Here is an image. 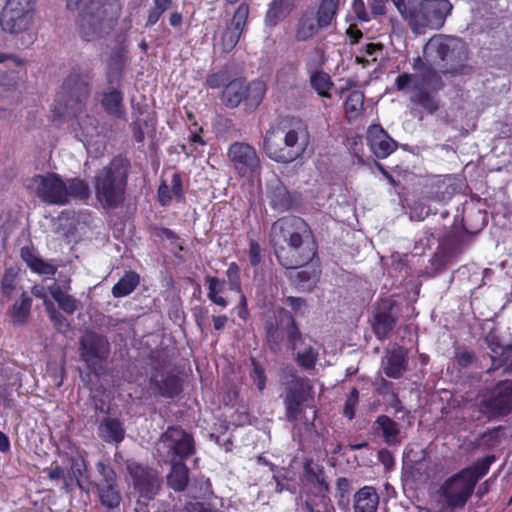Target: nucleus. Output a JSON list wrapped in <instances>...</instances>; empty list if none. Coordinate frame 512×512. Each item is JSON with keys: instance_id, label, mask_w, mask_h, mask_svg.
<instances>
[{"instance_id": "62", "label": "nucleus", "mask_w": 512, "mask_h": 512, "mask_svg": "<svg viewBox=\"0 0 512 512\" xmlns=\"http://www.w3.org/2000/svg\"><path fill=\"white\" fill-rule=\"evenodd\" d=\"M295 281L297 285L301 287H311L317 281V276L315 271L302 270L297 272L295 276Z\"/></svg>"}, {"instance_id": "45", "label": "nucleus", "mask_w": 512, "mask_h": 512, "mask_svg": "<svg viewBox=\"0 0 512 512\" xmlns=\"http://www.w3.org/2000/svg\"><path fill=\"white\" fill-rule=\"evenodd\" d=\"M406 369V360L400 353L393 352L387 357L384 373L387 377L398 379Z\"/></svg>"}, {"instance_id": "9", "label": "nucleus", "mask_w": 512, "mask_h": 512, "mask_svg": "<svg viewBox=\"0 0 512 512\" xmlns=\"http://www.w3.org/2000/svg\"><path fill=\"white\" fill-rule=\"evenodd\" d=\"M115 21L108 16L104 3L100 0H89L82 7L76 21L78 34L87 42L103 38L113 30Z\"/></svg>"}, {"instance_id": "18", "label": "nucleus", "mask_w": 512, "mask_h": 512, "mask_svg": "<svg viewBox=\"0 0 512 512\" xmlns=\"http://www.w3.org/2000/svg\"><path fill=\"white\" fill-rule=\"evenodd\" d=\"M396 302L392 299H381L375 307L371 327L375 337L384 341L388 338L398 322V316L393 313Z\"/></svg>"}, {"instance_id": "56", "label": "nucleus", "mask_w": 512, "mask_h": 512, "mask_svg": "<svg viewBox=\"0 0 512 512\" xmlns=\"http://www.w3.org/2000/svg\"><path fill=\"white\" fill-rule=\"evenodd\" d=\"M252 372L250 374L251 379L257 386L259 391H263L266 387V374L261 364L254 358L251 359Z\"/></svg>"}, {"instance_id": "27", "label": "nucleus", "mask_w": 512, "mask_h": 512, "mask_svg": "<svg viewBox=\"0 0 512 512\" xmlns=\"http://www.w3.org/2000/svg\"><path fill=\"white\" fill-rule=\"evenodd\" d=\"M463 229L470 234L481 231L487 224L486 212L476 209L473 206L463 207V216L461 219Z\"/></svg>"}, {"instance_id": "47", "label": "nucleus", "mask_w": 512, "mask_h": 512, "mask_svg": "<svg viewBox=\"0 0 512 512\" xmlns=\"http://www.w3.org/2000/svg\"><path fill=\"white\" fill-rule=\"evenodd\" d=\"M67 184V199L70 197L79 200H86L90 196V188L86 181L80 178L69 179Z\"/></svg>"}, {"instance_id": "50", "label": "nucleus", "mask_w": 512, "mask_h": 512, "mask_svg": "<svg viewBox=\"0 0 512 512\" xmlns=\"http://www.w3.org/2000/svg\"><path fill=\"white\" fill-rule=\"evenodd\" d=\"M352 491L351 481L346 477L336 479L335 498L339 507L349 504V494Z\"/></svg>"}, {"instance_id": "5", "label": "nucleus", "mask_w": 512, "mask_h": 512, "mask_svg": "<svg viewBox=\"0 0 512 512\" xmlns=\"http://www.w3.org/2000/svg\"><path fill=\"white\" fill-rule=\"evenodd\" d=\"M91 77L79 69H72L64 79L61 91L55 99L54 118L77 116L83 110L85 101L90 95Z\"/></svg>"}, {"instance_id": "55", "label": "nucleus", "mask_w": 512, "mask_h": 512, "mask_svg": "<svg viewBox=\"0 0 512 512\" xmlns=\"http://www.w3.org/2000/svg\"><path fill=\"white\" fill-rule=\"evenodd\" d=\"M229 76L226 70L208 73L205 78V86L210 89H218L228 83Z\"/></svg>"}, {"instance_id": "22", "label": "nucleus", "mask_w": 512, "mask_h": 512, "mask_svg": "<svg viewBox=\"0 0 512 512\" xmlns=\"http://www.w3.org/2000/svg\"><path fill=\"white\" fill-rule=\"evenodd\" d=\"M32 22L31 15H26L10 7L4 6L0 15L1 28L8 33L18 34L27 30Z\"/></svg>"}, {"instance_id": "2", "label": "nucleus", "mask_w": 512, "mask_h": 512, "mask_svg": "<svg viewBox=\"0 0 512 512\" xmlns=\"http://www.w3.org/2000/svg\"><path fill=\"white\" fill-rule=\"evenodd\" d=\"M271 244L278 263L285 269L309 264L317 255L318 246L309 224L299 216H285L271 226Z\"/></svg>"}, {"instance_id": "8", "label": "nucleus", "mask_w": 512, "mask_h": 512, "mask_svg": "<svg viewBox=\"0 0 512 512\" xmlns=\"http://www.w3.org/2000/svg\"><path fill=\"white\" fill-rule=\"evenodd\" d=\"M266 92L267 85L263 80L247 81L245 77H237L226 83L221 101L228 109H236L242 105L246 112L252 113L262 103Z\"/></svg>"}, {"instance_id": "16", "label": "nucleus", "mask_w": 512, "mask_h": 512, "mask_svg": "<svg viewBox=\"0 0 512 512\" xmlns=\"http://www.w3.org/2000/svg\"><path fill=\"white\" fill-rule=\"evenodd\" d=\"M79 350L87 368L96 373L110 354V343L106 336L90 332L81 338Z\"/></svg>"}, {"instance_id": "40", "label": "nucleus", "mask_w": 512, "mask_h": 512, "mask_svg": "<svg viewBox=\"0 0 512 512\" xmlns=\"http://www.w3.org/2000/svg\"><path fill=\"white\" fill-rule=\"evenodd\" d=\"M339 5L340 0H321L315 17L320 27L326 28L332 23L337 15Z\"/></svg>"}, {"instance_id": "30", "label": "nucleus", "mask_w": 512, "mask_h": 512, "mask_svg": "<svg viewBox=\"0 0 512 512\" xmlns=\"http://www.w3.org/2000/svg\"><path fill=\"white\" fill-rule=\"evenodd\" d=\"M496 461V456L493 454L486 455L480 459H477L471 465L462 468L463 474L476 488L477 483L480 479L486 476L489 472L490 466Z\"/></svg>"}, {"instance_id": "41", "label": "nucleus", "mask_w": 512, "mask_h": 512, "mask_svg": "<svg viewBox=\"0 0 512 512\" xmlns=\"http://www.w3.org/2000/svg\"><path fill=\"white\" fill-rule=\"evenodd\" d=\"M204 280L208 290V299L217 306L227 307V299L219 295L224 290L225 281L211 275H207Z\"/></svg>"}, {"instance_id": "43", "label": "nucleus", "mask_w": 512, "mask_h": 512, "mask_svg": "<svg viewBox=\"0 0 512 512\" xmlns=\"http://www.w3.org/2000/svg\"><path fill=\"white\" fill-rule=\"evenodd\" d=\"M50 294L57 302L59 308L65 313L72 315L78 309V300L72 295L63 292L59 286L54 285L50 287Z\"/></svg>"}, {"instance_id": "12", "label": "nucleus", "mask_w": 512, "mask_h": 512, "mask_svg": "<svg viewBox=\"0 0 512 512\" xmlns=\"http://www.w3.org/2000/svg\"><path fill=\"white\" fill-rule=\"evenodd\" d=\"M480 418L488 421L505 417L512 411V383L500 381L490 396H484L473 405Z\"/></svg>"}, {"instance_id": "35", "label": "nucleus", "mask_w": 512, "mask_h": 512, "mask_svg": "<svg viewBox=\"0 0 512 512\" xmlns=\"http://www.w3.org/2000/svg\"><path fill=\"white\" fill-rule=\"evenodd\" d=\"M189 482V469L187 465L178 461L172 464L171 470L167 475V484L176 492L184 491Z\"/></svg>"}, {"instance_id": "33", "label": "nucleus", "mask_w": 512, "mask_h": 512, "mask_svg": "<svg viewBox=\"0 0 512 512\" xmlns=\"http://www.w3.org/2000/svg\"><path fill=\"white\" fill-rule=\"evenodd\" d=\"M365 95L360 90L351 91L343 103L346 119L349 123L354 122L364 113Z\"/></svg>"}, {"instance_id": "26", "label": "nucleus", "mask_w": 512, "mask_h": 512, "mask_svg": "<svg viewBox=\"0 0 512 512\" xmlns=\"http://www.w3.org/2000/svg\"><path fill=\"white\" fill-rule=\"evenodd\" d=\"M98 435L104 442L119 444L125 437V429L119 419L106 417L98 426Z\"/></svg>"}, {"instance_id": "17", "label": "nucleus", "mask_w": 512, "mask_h": 512, "mask_svg": "<svg viewBox=\"0 0 512 512\" xmlns=\"http://www.w3.org/2000/svg\"><path fill=\"white\" fill-rule=\"evenodd\" d=\"M34 181L37 183V196L43 202L60 206L68 203L67 184L59 174L37 175Z\"/></svg>"}, {"instance_id": "25", "label": "nucleus", "mask_w": 512, "mask_h": 512, "mask_svg": "<svg viewBox=\"0 0 512 512\" xmlns=\"http://www.w3.org/2000/svg\"><path fill=\"white\" fill-rule=\"evenodd\" d=\"M379 499L376 488L363 486L353 496V510L354 512H376Z\"/></svg>"}, {"instance_id": "32", "label": "nucleus", "mask_w": 512, "mask_h": 512, "mask_svg": "<svg viewBox=\"0 0 512 512\" xmlns=\"http://www.w3.org/2000/svg\"><path fill=\"white\" fill-rule=\"evenodd\" d=\"M295 0H272L265 14V23L270 27L276 26L293 9Z\"/></svg>"}, {"instance_id": "29", "label": "nucleus", "mask_w": 512, "mask_h": 512, "mask_svg": "<svg viewBox=\"0 0 512 512\" xmlns=\"http://www.w3.org/2000/svg\"><path fill=\"white\" fill-rule=\"evenodd\" d=\"M20 256L34 273L53 276L57 271V268L54 265L39 258L30 247L21 248Z\"/></svg>"}, {"instance_id": "10", "label": "nucleus", "mask_w": 512, "mask_h": 512, "mask_svg": "<svg viewBox=\"0 0 512 512\" xmlns=\"http://www.w3.org/2000/svg\"><path fill=\"white\" fill-rule=\"evenodd\" d=\"M283 403L285 417L289 422H297L306 408L314 407V388L307 378L292 375L284 383Z\"/></svg>"}, {"instance_id": "53", "label": "nucleus", "mask_w": 512, "mask_h": 512, "mask_svg": "<svg viewBox=\"0 0 512 512\" xmlns=\"http://www.w3.org/2000/svg\"><path fill=\"white\" fill-rule=\"evenodd\" d=\"M455 261L450 258L448 254H445L441 249L437 247L430 259V265L435 273H441L447 269L448 266L453 264Z\"/></svg>"}, {"instance_id": "52", "label": "nucleus", "mask_w": 512, "mask_h": 512, "mask_svg": "<svg viewBox=\"0 0 512 512\" xmlns=\"http://www.w3.org/2000/svg\"><path fill=\"white\" fill-rule=\"evenodd\" d=\"M243 33L244 32L240 30H235V28L228 26L221 37L222 51L225 53L231 52L238 44Z\"/></svg>"}, {"instance_id": "15", "label": "nucleus", "mask_w": 512, "mask_h": 512, "mask_svg": "<svg viewBox=\"0 0 512 512\" xmlns=\"http://www.w3.org/2000/svg\"><path fill=\"white\" fill-rule=\"evenodd\" d=\"M126 469L132 478L133 487L138 494L139 502L146 503L154 499L161 485L157 472L132 460L126 461Z\"/></svg>"}, {"instance_id": "51", "label": "nucleus", "mask_w": 512, "mask_h": 512, "mask_svg": "<svg viewBox=\"0 0 512 512\" xmlns=\"http://www.w3.org/2000/svg\"><path fill=\"white\" fill-rule=\"evenodd\" d=\"M249 13V5L247 3H241L235 10L229 26L235 28V30L245 32L247 29Z\"/></svg>"}, {"instance_id": "59", "label": "nucleus", "mask_w": 512, "mask_h": 512, "mask_svg": "<svg viewBox=\"0 0 512 512\" xmlns=\"http://www.w3.org/2000/svg\"><path fill=\"white\" fill-rule=\"evenodd\" d=\"M304 507L307 512H336L335 507L331 504L330 499L325 502H313L308 499L304 501Z\"/></svg>"}, {"instance_id": "7", "label": "nucleus", "mask_w": 512, "mask_h": 512, "mask_svg": "<svg viewBox=\"0 0 512 512\" xmlns=\"http://www.w3.org/2000/svg\"><path fill=\"white\" fill-rule=\"evenodd\" d=\"M451 10L448 0H423L409 4L403 18L415 35H421L442 28Z\"/></svg>"}, {"instance_id": "54", "label": "nucleus", "mask_w": 512, "mask_h": 512, "mask_svg": "<svg viewBox=\"0 0 512 512\" xmlns=\"http://www.w3.org/2000/svg\"><path fill=\"white\" fill-rule=\"evenodd\" d=\"M226 275L228 278L229 289L236 293H241L242 285L240 277V268L236 262H231L228 265Z\"/></svg>"}, {"instance_id": "58", "label": "nucleus", "mask_w": 512, "mask_h": 512, "mask_svg": "<svg viewBox=\"0 0 512 512\" xmlns=\"http://www.w3.org/2000/svg\"><path fill=\"white\" fill-rule=\"evenodd\" d=\"M96 469L98 473L101 475L102 480L99 484H116L117 483V475L115 470L107 463L103 461H99L96 464Z\"/></svg>"}, {"instance_id": "61", "label": "nucleus", "mask_w": 512, "mask_h": 512, "mask_svg": "<svg viewBox=\"0 0 512 512\" xmlns=\"http://www.w3.org/2000/svg\"><path fill=\"white\" fill-rule=\"evenodd\" d=\"M5 6L10 7L15 10H20V12L25 13L26 15H31L33 17L34 12V1L33 0H8Z\"/></svg>"}, {"instance_id": "36", "label": "nucleus", "mask_w": 512, "mask_h": 512, "mask_svg": "<svg viewBox=\"0 0 512 512\" xmlns=\"http://www.w3.org/2000/svg\"><path fill=\"white\" fill-rule=\"evenodd\" d=\"M478 362L476 353L465 345H457L454 347L451 364L458 372L475 366Z\"/></svg>"}, {"instance_id": "21", "label": "nucleus", "mask_w": 512, "mask_h": 512, "mask_svg": "<svg viewBox=\"0 0 512 512\" xmlns=\"http://www.w3.org/2000/svg\"><path fill=\"white\" fill-rule=\"evenodd\" d=\"M150 384L154 390L163 398L173 399L178 396L182 390V381L180 377L173 372H162L152 375Z\"/></svg>"}, {"instance_id": "38", "label": "nucleus", "mask_w": 512, "mask_h": 512, "mask_svg": "<svg viewBox=\"0 0 512 512\" xmlns=\"http://www.w3.org/2000/svg\"><path fill=\"white\" fill-rule=\"evenodd\" d=\"M140 277L135 271H127L112 287V295L122 298L130 295L139 285Z\"/></svg>"}, {"instance_id": "6", "label": "nucleus", "mask_w": 512, "mask_h": 512, "mask_svg": "<svg viewBox=\"0 0 512 512\" xmlns=\"http://www.w3.org/2000/svg\"><path fill=\"white\" fill-rule=\"evenodd\" d=\"M265 341L269 350L277 354L286 341L292 351L304 344L305 337L300 331L293 314L285 308H278L272 316L264 322Z\"/></svg>"}, {"instance_id": "46", "label": "nucleus", "mask_w": 512, "mask_h": 512, "mask_svg": "<svg viewBox=\"0 0 512 512\" xmlns=\"http://www.w3.org/2000/svg\"><path fill=\"white\" fill-rule=\"evenodd\" d=\"M454 190L451 185H447L444 182L433 184L427 193L426 199L428 201L446 204L451 200Z\"/></svg>"}, {"instance_id": "31", "label": "nucleus", "mask_w": 512, "mask_h": 512, "mask_svg": "<svg viewBox=\"0 0 512 512\" xmlns=\"http://www.w3.org/2000/svg\"><path fill=\"white\" fill-rule=\"evenodd\" d=\"M374 425L382 432V437L386 444L390 446L400 444V427L392 418L384 414L379 415Z\"/></svg>"}, {"instance_id": "4", "label": "nucleus", "mask_w": 512, "mask_h": 512, "mask_svg": "<svg viewBox=\"0 0 512 512\" xmlns=\"http://www.w3.org/2000/svg\"><path fill=\"white\" fill-rule=\"evenodd\" d=\"M130 169V160L118 154L95 175L93 180L95 196L104 208L116 209L123 205Z\"/></svg>"}, {"instance_id": "23", "label": "nucleus", "mask_w": 512, "mask_h": 512, "mask_svg": "<svg viewBox=\"0 0 512 512\" xmlns=\"http://www.w3.org/2000/svg\"><path fill=\"white\" fill-rule=\"evenodd\" d=\"M267 197L271 208L278 212L289 211L295 205V200L292 194L279 180L268 187Z\"/></svg>"}, {"instance_id": "19", "label": "nucleus", "mask_w": 512, "mask_h": 512, "mask_svg": "<svg viewBox=\"0 0 512 512\" xmlns=\"http://www.w3.org/2000/svg\"><path fill=\"white\" fill-rule=\"evenodd\" d=\"M367 145L379 159H385L398 147L397 142L383 129L380 124H371L366 132Z\"/></svg>"}, {"instance_id": "57", "label": "nucleus", "mask_w": 512, "mask_h": 512, "mask_svg": "<svg viewBox=\"0 0 512 512\" xmlns=\"http://www.w3.org/2000/svg\"><path fill=\"white\" fill-rule=\"evenodd\" d=\"M359 402V391L353 387L344 403L343 415L352 420L355 417V409Z\"/></svg>"}, {"instance_id": "1", "label": "nucleus", "mask_w": 512, "mask_h": 512, "mask_svg": "<svg viewBox=\"0 0 512 512\" xmlns=\"http://www.w3.org/2000/svg\"><path fill=\"white\" fill-rule=\"evenodd\" d=\"M426 59L413 58L415 73H402L395 80L398 91H405L413 83L411 101L429 113L439 108L437 93L445 87L442 75L456 77L471 70L468 64L469 47L459 37L437 34L432 36L423 49Z\"/></svg>"}, {"instance_id": "13", "label": "nucleus", "mask_w": 512, "mask_h": 512, "mask_svg": "<svg viewBox=\"0 0 512 512\" xmlns=\"http://www.w3.org/2000/svg\"><path fill=\"white\" fill-rule=\"evenodd\" d=\"M299 486L305 501L310 499L313 502H325L329 499L330 486L326 479L324 467L315 464L312 459L304 461Z\"/></svg>"}, {"instance_id": "60", "label": "nucleus", "mask_w": 512, "mask_h": 512, "mask_svg": "<svg viewBox=\"0 0 512 512\" xmlns=\"http://www.w3.org/2000/svg\"><path fill=\"white\" fill-rule=\"evenodd\" d=\"M44 305L55 328L60 329L66 324V318L55 309L54 304L50 300H45Z\"/></svg>"}, {"instance_id": "48", "label": "nucleus", "mask_w": 512, "mask_h": 512, "mask_svg": "<svg viewBox=\"0 0 512 512\" xmlns=\"http://www.w3.org/2000/svg\"><path fill=\"white\" fill-rule=\"evenodd\" d=\"M310 83L313 89L317 91L319 96L325 98L331 97L329 90L331 89L333 83L329 74L325 72H315L310 77Z\"/></svg>"}, {"instance_id": "28", "label": "nucleus", "mask_w": 512, "mask_h": 512, "mask_svg": "<svg viewBox=\"0 0 512 512\" xmlns=\"http://www.w3.org/2000/svg\"><path fill=\"white\" fill-rule=\"evenodd\" d=\"M126 51L118 47L114 49L107 62L106 79L109 84L121 81L126 63Z\"/></svg>"}, {"instance_id": "39", "label": "nucleus", "mask_w": 512, "mask_h": 512, "mask_svg": "<svg viewBox=\"0 0 512 512\" xmlns=\"http://www.w3.org/2000/svg\"><path fill=\"white\" fill-rule=\"evenodd\" d=\"M383 50L384 45L382 43L369 42L360 49V53L355 56V62L363 68L369 67L377 62L378 57L382 55Z\"/></svg>"}, {"instance_id": "63", "label": "nucleus", "mask_w": 512, "mask_h": 512, "mask_svg": "<svg viewBox=\"0 0 512 512\" xmlns=\"http://www.w3.org/2000/svg\"><path fill=\"white\" fill-rule=\"evenodd\" d=\"M249 262L252 267H258L261 263V246L258 241L251 239L249 242Z\"/></svg>"}, {"instance_id": "3", "label": "nucleus", "mask_w": 512, "mask_h": 512, "mask_svg": "<svg viewBox=\"0 0 512 512\" xmlns=\"http://www.w3.org/2000/svg\"><path fill=\"white\" fill-rule=\"evenodd\" d=\"M309 139L307 124L301 118L289 117L266 131L263 149L269 159L288 164L303 156Z\"/></svg>"}, {"instance_id": "49", "label": "nucleus", "mask_w": 512, "mask_h": 512, "mask_svg": "<svg viewBox=\"0 0 512 512\" xmlns=\"http://www.w3.org/2000/svg\"><path fill=\"white\" fill-rule=\"evenodd\" d=\"M295 360L301 368L305 370H312L316 366L318 352L311 345H308L303 351H298L296 353Z\"/></svg>"}, {"instance_id": "34", "label": "nucleus", "mask_w": 512, "mask_h": 512, "mask_svg": "<svg viewBox=\"0 0 512 512\" xmlns=\"http://www.w3.org/2000/svg\"><path fill=\"white\" fill-rule=\"evenodd\" d=\"M323 28L319 26V22L312 12H305L298 21L295 38L297 41H307L313 38L319 29Z\"/></svg>"}, {"instance_id": "37", "label": "nucleus", "mask_w": 512, "mask_h": 512, "mask_svg": "<svg viewBox=\"0 0 512 512\" xmlns=\"http://www.w3.org/2000/svg\"><path fill=\"white\" fill-rule=\"evenodd\" d=\"M32 306V298L23 292L20 300L16 301L9 311L14 326H22L27 322Z\"/></svg>"}, {"instance_id": "42", "label": "nucleus", "mask_w": 512, "mask_h": 512, "mask_svg": "<svg viewBox=\"0 0 512 512\" xmlns=\"http://www.w3.org/2000/svg\"><path fill=\"white\" fill-rule=\"evenodd\" d=\"M101 504L109 509L119 506L121 495L116 484H97Z\"/></svg>"}, {"instance_id": "24", "label": "nucleus", "mask_w": 512, "mask_h": 512, "mask_svg": "<svg viewBox=\"0 0 512 512\" xmlns=\"http://www.w3.org/2000/svg\"><path fill=\"white\" fill-rule=\"evenodd\" d=\"M100 104L107 115L117 119L125 118L124 93L121 89L115 88L111 91L103 92L101 94Z\"/></svg>"}, {"instance_id": "11", "label": "nucleus", "mask_w": 512, "mask_h": 512, "mask_svg": "<svg viewBox=\"0 0 512 512\" xmlns=\"http://www.w3.org/2000/svg\"><path fill=\"white\" fill-rule=\"evenodd\" d=\"M475 487L459 470L445 478L437 489V495L447 509H463L471 499Z\"/></svg>"}, {"instance_id": "44", "label": "nucleus", "mask_w": 512, "mask_h": 512, "mask_svg": "<svg viewBox=\"0 0 512 512\" xmlns=\"http://www.w3.org/2000/svg\"><path fill=\"white\" fill-rule=\"evenodd\" d=\"M438 248L455 261L463 252V241L457 235L448 234L442 239H439Z\"/></svg>"}, {"instance_id": "14", "label": "nucleus", "mask_w": 512, "mask_h": 512, "mask_svg": "<svg viewBox=\"0 0 512 512\" xmlns=\"http://www.w3.org/2000/svg\"><path fill=\"white\" fill-rule=\"evenodd\" d=\"M227 159L240 177L253 176L259 173L261 161L254 146L247 142L235 141L227 149Z\"/></svg>"}, {"instance_id": "20", "label": "nucleus", "mask_w": 512, "mask_h": 512, "mask_svg": "<svg viewBox=\"0 0 512 512\" xmlns=\"http://www.w3.org/2000/svg\"><path fill=\"white\" fill-rule=\"evenodd\" d=\"M165 439L171 442V450L180 461L184 462L195 454V441L192 434L177 426L168 427L163 435Z\"/></svg>"}, {"instance_id": "64", "label": "nucleus", "mask_w": 512, "mask_h": 512, "mask_svg": "<svg viewBox=\"0 0 512 512\" xmlns=\"http://www.w3.org/2000/svg\"><path fill=\"white\" fill-rule=\"evenodd\" d=\"M171 190L167 183L163 180L157 190L158 202L161 206L166 207L172 202Z\"/></svg>"}]
</instances>
